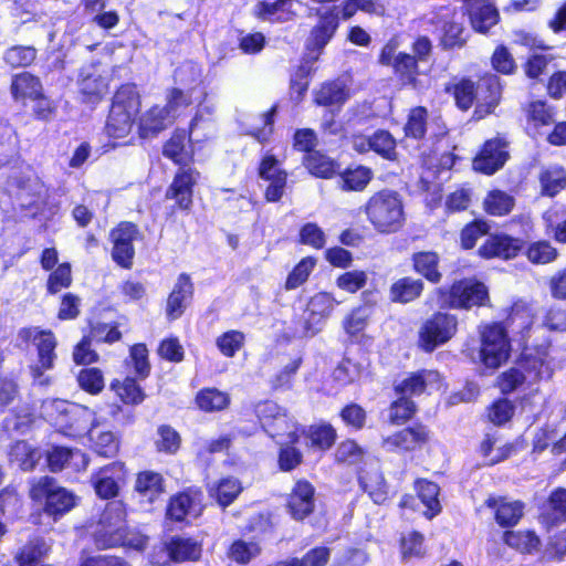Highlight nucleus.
I'll return each mask as SVG.
<instances>
[{"label": "nucleus", "instance_id": "f257e3e1", "mask_svg": "<svg viewBox=\"0 0 566 566\" xmlns=\"http://www.w3.org/2000/svg\"><path fill=\"white\" fill-rule=\"evenodd\" d=\"M338 27L339 13L337 7H331L318 14V20L311 29L305 42V56L307 59L295 67L290 78V96L295 102L304 99L313 72L311 64L323 54L325 46L335 36Z\"/></svg>", "mask_w": 566, "mask_h": 566}, {"label": "nucleus", "instance_id": "f03ea898", "mask_svg": "<svg viewBox=\"0 0 566 566\" xmlns=\"http://www.w3.org/2000/svg\"><path fill=\"white\" fill-rule=\"evenodd\" d=\"M437 306L446 311L470 312L474 308L491 307L488 285L476 276H462L450 284L433 290Z\"/></svg>", "mask_w": 566, "mask_h": 566}, {"label": "nucleus", "instance_id": "7ed1b4c3", "mask_svg": "<svg viewBox=\"0 0 566 566\" xmlns=\"http://www.w3.org/2000/svg\"><path fill=\"white\" fill-rule=\"evenodd\" d=\"M142 96L137 84L126 82L113 93L105 132L108 137L120 139L127 137L140 114Z\"/></svg>", "mask_w": 566, "mask_h": 566}, {"label": "nucleus", "instance_id": "20e7f679", "mask_svg": "<svg viewBox=\"0 0 566 566\" xmlns=\"http://www.w3.org/2000/svg\"><path fill=\"white\" fill-rule=\"evenodd\" d=\"M28 495L34 504L41 505V512L54 522L71 512L78 501L73 491L60 485L51 475L31 478L28 481Z\"/></svg>", "mask_w": 566, "mask_h": 566}, {"label": "nucleus", "instance_id": "39448f33", "mask_svg": "<svg viewBox=\"0 0 566 566\" xmlns=\"http://www.w3.org/2000/svg\"><path fill=\"white\" fill-rule=\"evenodd\" d=\"M361 209L378 233L392 234L405 227V207L396 190L385 188L374 192Z\"/></svg>", "mask_w": 566, "mask_h": 566}, {"label": "nucleus", "instance_id": "423d86ee", "mask_svg": "<svg viewBox=\"0 0 566 566\" xmlns=\"http://www.w3.org/2000/svg\"><path fill=\"white\" fill-rule=\"evenodd\" d=\"M13 191L19 211L27 218L35 219L48 207L49 190L32 166L27 165L7 180Z\"/></svg>", "mask_w": 566, "mask_h": 566}, {"label": "nucleus", "instance_id": "0eeeda50", "mask_svg": "<svg viewBox=\"0 0 566 566\" xmlns=\"http://www.w3.org/2000/svg\"><path fill=\"white\" fill-rule=\"evenodd\" d=\"M479 360L490 370L505 365L512 353V343L503 322H489L479 327Z\"/></svg>", "mask_w": 566, "mask_h": 566}, {"label": "nucleus", "instance_id": "6e6552de", "mask_svg": "<svg viewBox=\"0 0 566 566\" xmlns=\"http://www.w3.org/2000/svg\"><path fill=\"white\" fill-rule=\"evenodd\" d=\"M458 331V316L439 308L421 322L417 332L416 346L422 353L431 354L453 339Z\"/></svg>", "mask_w": 566, "mask_h": 566}, {"label": "nucleus", "instance_id": "1a4fd4ad", "mask_svg": "<svg viewBox=\"0 0 566 566\" xmlns=\"http://www.w3.org/2000/svg\"><path fill=\"white\" fill-rule=\"evenodd\" d=\"M203 555V542L193 536L171 535L154 546L149 562L155 566L197 563Z\"/></svg>", "mask_w": 566, "mask_h": 566}, {"label": "nucleus", "instance_id": "9d476101", "mask_svg": "<svg viewBox=\"0 0 566 566\" xmlns=\"http://www.w3.org/2000/svg\"><path fill=\"white\" fill-rule=\"evenodd\" d=\"M378 63L391 69L400 88H417L420 83V64L406 51L396 52V44L387 42L379 51Z\"/></svg>", "mask_w": 566, "mask_h": 566}, {"label": "nucleus", "instance_id": "9b49d317", "mask_svg": "<svg viewBox=\"0 0 566 566\" xmlns=\"http://www.w3.org/2000/svg\"><path fill=\"white\" fill-rule=\"evenodd\" d=\"M206 509L205 493L200 486H186L167 501L165 517L171 523L189 525L199 518Z\"/></svg>", "mask_w": 566, "mask_h": 566}, {"label": "nucleus", "instance_id": "f8f14e48", "mask_svg": "<svg viewBox=\"0 0 566 566\" xmlns=\"http://www.w3.org/2000/svg\"><path fill=\"white\" fill-rule=\"evenodd\" d=\"M201 177L195 167L178 168L171 182L165 190L164 198L174 203L166 212V218H174L178 212L189 213L193 206L195 188Z\"/></svg>", "mask_w": 566, "mask_h": 566}, {"label": "nucleus", "instance_id": "ddd939ff", "mask_svg": "<svg viewBox=\"0 0 566 566\" xmlns=\"http://www.w3.org/2000/svg\"><path fill=\"white\" fill-rule=\"evenodd\" d=\"M126 510L120 502L106 504L98 521V527L93 534V543L98 549L120 547L122 532L126 521Z\"/></svg>", "mask_w": 566, "mask_h": 566}, {"label": "nucleus", "instance_id": "4468645a", "mask_svg": "<svg viewBox=\"0 0 566 566\" xmlns=\"http://www.w3.org/2000/svg\"><path fill=\"white\" fill-rule=\"evenodd\" d=\"M142 238L139 227L133 221H119L113 227L108 233L113 262L124 270H130L136 254L134 243Z\"/></svg>", "mask_w": 566, "mask_h": 566}, {"label": "nucleus", "instance_id": "2eb2a0df", "mask_svg": "<svg viewBox=\"0 0 566 566\" xmlns=\"http://www.w3.org/2000/svg\"><path fill=\"white\" fill-rule=\"evenodd\" d=\"M129 478L127 464L122 460L111 461L95 469L90 476V484L99 500L116 499Z\"/></svg>", "mask_w": 566, "mask_h": 566}, {"label": "nucleus", "instance_id": "dca6fc26", "mask_svg": "<svg viewBox=\"0 0 566 566\" xmlns=\"http://www.w3.org/2000/svg\"><path fill=\"white\" fill-rule=\"evenodd\" d=\"M510 145L509 136L504 133H496L492 138L485 139L473 157V169L485 176L494 175L510 159Z\"/></svg>", "mask_w": 566, "mask_h": 566}, {"label": "nucleus", "instance_id": "f3484780", "mask_svg": "<svg viewBox=\"0 0 566 566\" xmlns=\"http://www.w3.org/2000/svg\"><path fill=\"white\" fill-rule=\"evenodd\" d=\"M443 386V376L438 369L420 368L408 371L405 377L392 387L395 395H401L410 399L430 396Z\"/></svg>", "mask_w": 566, "mask_h": 566}, {"label": "nucleus", "instance_id": "a211bd4d", "mask_svg": "<svg viewBox=\"0 0 566 566\" xmlns=\"http://www.w3.org/2000/svg\"><path fill=\"white\" fill-rule=\"evenodd\" d=\"M432 431L427 423L415 421L384 439V446L398 453H412L428 447Z\"/></svg>", "mask_w": 566, "mask_h": 566}, {"label": "nucleus", "instance_id": "6ab92c4d", "mask_svg": "<svg viewBox=\"0 0 566 566\" xmlns=\"http://www.w3.org/2000/svg\"><path fill=\"white\" fill-rule=\"evenodd\" d=\"M503 84L501 77L490 71L480 73L476 80V102L473 116L476 119L493 114L502 101Z\"/></svg>", "mask_w": 566, "mask_h": 566}, {"label": "nucleus", "instance_id": "aec40b11", "mask_svg": "<svg viewBox=\"0 0 566 566\" xmlns=\"http://www.w3.org/2000/svg\"><path fill=\"white\" fill-rule=\"evenodd\" d=\"M525 241L505 232H495L486 237L476 250V255L482 260H503L510 261L516 259L524 250Z\"/></svg>", "mask_w": 566, "mask_h": 566}, {"label": "nucleus", "instance_id": "412c9836", "mask_svg": "<svg viewBox=\"0 0 566 566\" xmlns=\"http://www.w3.org/2000/svg\"><path fill=\"white\" fill-rule=\"evenodd\" d=\"M552 340L543 338L539 343L533 344L527 350L518 356L520 367L528 374H533L535 379H549L554 374L551 356Z\"/></svg>", "mask_w": 566, "mask_h": 566}, {"label": "nucleus", "instance_id": "4be33fe9", "mask_svg": "<svg viewBox=\"0 0 566 566\" xmlns=\"http://www.w3.org/2000/svg\"><path fill=\"white\" fill-rule=\"evenodd\" d=\"M483 505L491 510L495 524L503 531L514 528L525 514V503L506 495L490 494Z\"/></svg>", "mask_w": 566, "mask_h": 566}, {"label": "nucleus", "instance_id": "5701e85b", "mask_svg": "<svg viewBox=\"0 0 566 566\" xmlns=\"http://www.w3.org/2000/svg\"><path fill=\"white\" fill-rule=\"evenodd\" d=\"M19 336L23 342L32 340L38 356L36 369L39 374L52 369L56 359L57 340L51 329H40L39 327H23L19 331Z\"/></svg>", "mask_w": 566, "mask_h": 566}, {"label": "nucleus", "instance_id": "b1692460", "mask_svg": "<svg viewBox=\"0 0 566 566\" xmlns=\"http://www.w3.org/2000/svg\"><path fill=\"white\" fill-rule=\"evenodd\" d=\"M285 509L291 518L303 522L315 511V486L308 480L297 479L286 496Z\"/></svg>", "mask_w": 566, "mask_h": 566}, {"label": "nucleus", "instance_id": "393cba45", "mask_svg": "<svg viewBox=\"0 0 566 566\" xmlns=\"http://www.w3.org/2000/svg\"><path fill=\"white\" fill-rule=\"evenodd\" d=\"M45 461L52 473L62 472L67 468L81 473L87 470L91 459L81 449L54 444L46 451Z\"/></svg>", "mask_w": 566, "mask_h": 566}, {"label": "nucleus", "instance_id": "a878e982", "mask_svg": "<svg viewBox=\"0 0 566 566\" xmlns=\"http://www.w3.org/2000/svg\"><path fill=\"white\" fill-rule=\"evenodd\" d=\"M161 154L178 168L193 167L196 161L193 142L180 127H176L164 142Z\"/></svg>", "mask_w": 566, "mask_h": 566}, {"label": "nucleus", "instance_id": "bb28decb", "mask_svg": "<svg viewBox=\"0 0 566 566\" xmlns=\"http://www.w3.org/2000/svg\"><path fill=\"white\" fill-rule=\"evenodd\" d=\"M195 286L188 273H180L166 298L165 315L168 322L179 319L191 304Z\"/></svg>", "mask_w": 566, "mask_h": 566}, {"label": "nucleus", "instance_id": "cd10ccee", "mask_svg": "<svg viewBox=\"0 0 566 566\" xmlns=\"http://www.w3.org/2000/svg\"><path fill=\"white\" fill-rule=\"evenodd\" d=\"M537 313L526 300L518 298L507 308L504 326L518 335L522 340L528 342L530 332L536 322Z\"/></svg>", "mask_w": 566, "mask_h": 566}, {"label": "nucleus", "instance_id": "c85d7f7f", "mask_svg": "<svg viewBox=\"0 0 566 566\" xmlns=\"http://www.w3.org/2000/svg\"><path fill=\"white\" fill-rule=\"evenodd\" d=\"M522 112L526 123V130L539 134L544 128L552 126L558 115L557 106L545 98H535L525 103Z\"/></svg>", "mask_w": 566, "mask_h": 566}, {"label": "nucleus", "instance_id": "c756f323", "mask_svg": "<svg viewBox=\"0 0 566 566\" xmlns=\"http://www.w3.org/2000/svg\"><path fill=\"white\" fill-rule=\"evenodd\" d=\"M411 270L432 285H439L443 280V272L441 269V255L434 250H419L410 255Z\"/></svg>", "mask_w": 566, "mask_h": 566}, {"label": "nucleus", "instance_id": "7c9ffc66", "mask_svg": "<svg viewBox=\"0 0 566 566\" xmlns=\"http://www.w3.org/2000/svg\"><path fill=\"white\" fill-rule=\"evenodd\" d=\"M254 412L261 427L272 439L282 437L284 430L290 426L286 413L271 400L258 402L254 407Z\"/></svg>", "mask_w": 566, "mask_h": 566}, {"label": "nucleus", "instance_id": "2f4dec72", "mask_svg": "<svg viewBox=\"0 0 566 566\" xmlns=\"http://www.w3.org/2000/svg\"><path fill=\"white\" fill-rule=\"evenodd\" d=\"M538 520L547 528L566 522V489H554L539 507Z\"/></svg>", "mask_w": 566, "mask_h": 566}, {"label": "nucleus", "instance_id": "473e14b6", "mask_svg": "<svg viewBox=\"0 0 566 566\" xmlns=\"http://www.w3.org/2000/svg\"><path fill=\"white\" fill-rule=\"evenodd\" d=\"M302 436L306 439L310 450L322 453L333 448L337 440V430L328 421H318L302 429Z\"/></svg>", "mask_w": 566, "mask_h": 566}, {"label": "nucleus", "instance_id": "72a5a7b5", "mask_svg": "<svg viewBox=\"0 0 566 566\" xmlns=\"http://www.w3.org/2000/svg\"><path fill=\"white\" fill-rule=\"evenodd\" d=\"M424 289L422 279L405 275L390 284L388 297L391 303L406 305L419 300Z\"/></svg>", "mask_w": 566, "mask_h": 566}, {"label": "nucleus", "instance_id": "f704fd0d", "mask_svg": "<svg viewBox=\"0 0 566 566\" xmlns=\"http://www.w3.org/2000/svg\"><path fill=\"white\" fill-rule=\"evenodd\" d=\"M168 112L158 104L151 105L137 117V134L140 139L156 138L167 128Z\"/></svg>", "mask_w": 566, "mask_h": 566}, {"label": "nucleus", "instance_id": "c9c22d12", "mask_svg": "<svg viewBox=\"0 0 566 566\" xmlns=\"http://www.w3.org/2000/svg\"><path fill=\"white\" fill-rule=\"evenodd\" d=\"M502 543L509 548L522 555H533L542 546V539L534 530H514L502 531Z\"/></svg>", "mask_w": 566, "mask_h": 566}, {"label": "nucleus", "instance_id": "e433bc0d", "mask_svg": "<svg viewBox=\"0 0 566 566\" xmlns=\"http://www.w3.org/2000/svg\"><path fill=\"white\" fill-rule=\"evenodd\" d=\"M349 98V91L339 80L323 82L315 91L313 102L317 106L334 107L337 112Z\"/></svg>", "mask_w": 566, "mask_h": 566}, {"label": "nucleus", "instance_id": "4c0bfd02", "mask_svg": "<svg viewBox=\"0 0 566 566\" xmlns=\"http://www.w3.org/2000/svg\"><path fill=\"white\" fill-rule=\"evenodd\" d=\"M139 380V378L133 376H126L123 379L114 378L109 382V389L124 406L136 407L147 398L145 389L138 382Z\"/></svg>", "mask_w": 566, "mask_h": 566}, {"label": "nucleus", "instance_id": "58836bf2", "mask_svg": "<svg viewBox=\"0 0 566 566\" xmlns=\"http://www.w3.org/2000/svg\"><path fill=\"white\" fill-rule=\"evenodd\" d=\"M443 91L453 97L455 107L461 112H468L475 105L476 81L470 76L453 78L444 85Z\"/></svg>", "mask_w": 566, "mask_h": 566}, {"label": "nucleus", "instance_id": "ea45409f", "mask_svg": "<svg viewBox=\"0 0 566 566\" xmlns=\"http://www.w3.org/2000/svg\"><path fill=\"white\" fill-rule=\"evenodd\" d=\"M42 82L35 74L23 71L11 76L10 93L15 102L25 103L41 96Z\"/></svg>", "mask_w": 566, "mask_h": 566}, {"label": "nucleus", "instance_id": "a19ab883", "mask_svg": "<svg viewBox=\"0 0 566 566\" xmlns=\"http://www.w3.org/2000/svg\"><path fill=\"white\" fill-rule=\"evenodd\" d=\"M558 428L556 424L545 423L535 432L532 440V452L541 454L549 448L553 455L566 453V432L556 441Z\"/></svg>", "mask_w": 566, "mask_h": 566}, {"label": "nucleus", "instance_id": "79ce46f5", "mask_svg": "<svg viewBox=\"0 0 566 566\" xmlns=\"http://www.w3.org/2000/svg\"><path fill=\"white\" fill-rule=\"evenodd\" d=\"M467 14L473 30L482 34H486L500 21V12L495 6L482 0L473 1L467 9Z\"/></svg>", "mask_w": 566, "mask_h": 566}, {"label": "nucleus", "instance_id": "37998d69", "mask_svg": "<svg viewBox=\"0 0 566 566\" xmlns=\"http://www.w3.org/2000/svg\"><path fill=\"white\" fill-rule=\"evenodd\" d=\"M134 492L143 500L154 503L165 492V479L161 473L143 470L136 473Z\"/></svg>", "mask_w": 566, "mask_h": 566}, {"label": "nucleus", "instance_id": "c03bdc74", "mask_svg": "<svg viewBox=\"0 0 566 566\" xmlns=\"http://www.w3.org/2000/svg\"><path fill=\"white\" fill-rule=\"evenodd\" d=\"M413 489L417 497L426 506L423 515L428 520H431L441 513L442 506L439 500L440 486L438 483L426 478H418L413 482Z\"/></svg>", "mask_w": 566, "mask_h": 566}, {"label": "nucleus", "instance_id": "a18cd8bd", "mask_svg": "<svg viewBox=\"0 0 566 566\" xmlns=\"http://www.w3.org/2000/svg\"><path fill=\"white\" fill-rule=\"evenodd\" d=\"M50 547L41 536L29 538L13 555L14 566H39L49 555Z\"/></svg>", "mask_w": 566, "mask_h": 566}, {"label": "nucleus", "instance_id": "49530a36", "mask_svg": "<svg viewBox=\"0 0 566 566\" xmlns=\"http://www.w3.org/2000/svg\"><path fill=\"white\" fill-rule=\"evenodd\" d=\"M193 403L205 413L221 412L229 408L231 397L216 387H203L196 392Z\"/></svg>", "mask_w": 566, "mask_h": 566}, {"label": "nucleus", "instance_id": "de8ad7c7", "mask_svg": "<svg viewBox=\"0 0 566 566\" xmlns=\"http://www.w3.org/2000/svg\"><path fill=\"white\" fill-rule=\"evenodd\" d=\"M338 184L342 190L349 192L364 191L374 177L373 169L365 165H348L337 174Z\"/></svg>", "mask_w": 566, "mask_h": 566}, {"label": "nucleus", "instance_id": "09e8293b", "mask_svg": "<svg viewBox=\"0 0 566 566\" xmlns=\"http://www.w3.org/2000/svg\"><path fill=\"white\" fill-rule=\"evenodd\" d=\"M196 86H191L187 90L176 86L167 88L166 103L164 105L165 109L170 114L181 108H188L196 102H198V105H201L206 101L208 94L203 88H199L200 96L196 97Z\"/></svg>", "mask_w": 566, "mask_h": 566}, {"label": "nucleus", "instance_id": "8fccbe9b", "mask_svg": "<svg viewBox=\"0 0 566 566\" xmlns=\"http://www.w3.org/2000/svg\"><path fill=\"white\" fill-rule=\"evenodd\" d=\"M514 196L502 189H491L486 192L483 201V211L490 217L502 218L509 216L515 208Z\"/></svg>", "mask_w": 566, "mask_h": 566}, {"label": "nucleus", "instance_id": "3c124183", "mask_svg": "<svg viewBox=\"0 0 566 566\" xmlns=\"http://www.w3.org/2000/svg\"><path fill=\"white\" fill-rule=\"evenodd\" d=\"M358 482L375 504L382 505L389 500V486L380 471H368L359 476Z\"/></svg>", "mask_w": 566, "mask_h": 566}, {"label": "nucleus", "instance_id": "603ef678", "mask_svg": "<svg viewBox=\"0 0 566 566\" xmlns=\"http://www.w3.org/2000/svg\"><path fill=\"white\" fill-rule=\"evenodd\" d=\"M303 165L312 176L319 179H332L339 170V164L319 150L304 155Z\"/></svg>", "mask_w": 566, "mask_h": 566}, {"label": "nucleus", "instance_id": "864d4df0", "mask_svg": "<svg viewBox=\"0 0 566 566\" xmlns=\"http://www.w3.org/2000/svg\"><path fill=\"white\" fill-rule=\"evenodd\" d=\"M429 112L426 106L411 107L407 114L402 130L406 139L421 142L428 130Z\"/></svg>", "mask_w": 566, "mask_h": 566}, {"label": "nucleus", "instance_id": "5fc2aeb1", "mask_svg": "<svg viewBox=\"0 0 566 566\" xmlns=\"http://www.w3.org/2000/svg\"><path fill=\"white\" fill-rule=\"evenodd\" d=\"M38 59V50L33 45L14 44L2 53V62L10 70L32 66Z\"/></svg>", "mask_w": 566, "mask_h": 566}, {"label": "nucleus", "instance_id": "6e6d98bb", "mask_svg": "<svg viewBox=\"0 0 566 566\" xmlns=\"http://www.w3.org/2000/svg\"><path fill=\"white\" fill-rule=\"evenodd\" d=\"M371 151L381 159L396 163L399 159L397 150V139L385 128H378L370 135Z\"/></svg>", "mask_w": 566, "mask_h": 566}, {"label": "nucleus", "instance_id": "4d7b16f0", "mask_svg": "<svg viewBox=\"0 0 566 566\" xmlns=\"http://www.w3.org/2000/svg\"><path fill=\"white\" fill-rule=\"evenodd\" d=\"M419 407L413 399L396 395L388 407V422L392 426H403L418 413Z\"/></svg>", "mask_w": 566, "mask_h": 566}, {"label": "nucleus", "instance_id": "13d9d810", "mask_svg": "<svg viewBox=\"0 0 566 566\" xmlns=\"http://www.w3.org/2000/svg\"><path fill=\"white\" fill-rule=\"evenodd\" d=\"M522 254L527 261L535 265H545L553 263L559 256L558 249L548 240L541 239L530 243L525 242Z\"/></svg>", "mask_w": 566, "mask_h": 566}, {"label": "nucleus", "instance_id": "bf43d9fd", "mask_svg": "<svg viewBox=\"0 0 566 566\" xmlns=\"http://www.w3.org/2000/svg\"><path fill=\"white\" fill-rule=\"evenodd\" d=\"M106 83L99 75L87 74L78 82V94L83 104L95 106L99 104L106 93Z\"/></svg>", "mask_w": 566, "mask_h": 566}, {"label": "nucleus", "instance_id": "052dcab7", "mask_svg": "<svg viewBox=\"0 0 566 566\" xmlns=\"http://www.w3.org/2000/svg\"><path fill=\"white\" fill-rule=\"evenodd\" d=\"M338 304L339 302L334 297L333 293L321 291L310 297L306 311L310 319L318 323L329 317Z\"/></svg>", "mask_w": 566, "mask_h": 566}, {"label": "nucleus", "instance_id": "680f3d73", "mask_svg": "<svg viewBox=\"0 0 566 566\" xmlns=\"http://www.w3.org/2000/svg\"><path fill=\"white\" fill-rule=\"evenodd\" d=\"M541 195L553 198L566 189V171L560 166L543 169L538 175Z\"/></svg>", "mask_w": 566, "mask_h": 566}, {"label": "nucleus", "instance_id": "e2e57ef3", "mask_svg": "<svg viewBox=\"0 0 566 566\" xmlns=\"http://www.w3.org/2000/svg\"><path fill=\"white\" fill-rule=\"evenodd\" d=\"M491 226L483 218H474L465 223L459 233V244L462 250H472L478 241L490 234Z\"/></svg>", "mask_w": 566, "mask_h": 566}, {"label": "nucleus", "instance_id": "0e129e2a", "mask_svg": "<svg viewBox=\"0 0 566 566\" xmlns=\"http://www.w3.org/2000/svg\"><path fill=\"white\" fill-rule=\"evenodd\" d=\"M261 546L258 542H245L238 538L230 543L226 551V556L237 565H248L252 559L261 554Z\"/></svg>", "mask_w": 566, "mask_h": 566}, {"label": "nucleus", "instance_id": "69168bd1", "mask_svg": "<svg viewBox=\"0 0 566 566\" xmlns=\"http://www.w3.org/2000/svg\"><path fill=\"white\" fill-rule=\"evenodd\" d=\"M242 491L243 488L239 479L226 476L217 481L211 496L214 497L219 506L226 509L238 499Z\"/></svg>", "mask_w": 566, "mask_h": 566}, {"label": "nucleus", "instance_id": "338daca9", "mask_svg": "<svg viewBox=\"0 0 566 566\" xmlns=\"http://www.w3.org/2000/svg\"><path fill=\"white\" fill-rule=\"evenodd\" d=\"M338 417L345 428L349 431L358 432L366 428L368 412L358 402L349 401L339 409Z\"/></svg>", "mask_w": 566, "mask_h": 566}, {"label": "nucleus", "instance_id": "774afa93", "mask_svg": "<svg viewBox=\"0 0 566 566\" xmlns=\"http://www.w3.org/2000/svg\"><path fill=\"white\" fill-rule=\"evenodd\" d=\"M75 378L78 388L91 396H98L105 388V377L98 367H83Z\"/></svg>", "mask_w": 566, "mask_h": 566}]
</instances>
